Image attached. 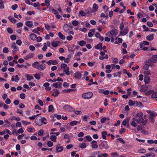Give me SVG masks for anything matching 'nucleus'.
I'll return each instance as SVG.
<instances>
[{
	"mask_svg": "<svg viewBox=\"0 0 157 157\" xmlns=\"http://www.w3.org/2000/svg\"><path fill=\"white\" fill-rule=\"evenodd\" d=\"M157 55H153L147 61V63H148L150 65V66H152L154 63H156L157 62Z\"/></svg>",
	"mask_w": 157,
	"mask_h": 157,
	"instance_id": "nucleus-1",
	"label": "nucleus"
},
{
	"mask_svg": "<svg viewBox=\"0 0 157 157\" xmlns=\"http://www.w3.org/2000/svg\"><path fill=\"white\" fill-rule=\"evenodd\" d=\"M93 95L92 92H89L85 93L82 94V97L84 99H90L91 98Z\"/></svg>",
	"mask_w": 157,
	"mask_h": 157,
	"instance_id": "nucleus-2",
	"label": "nucleus"
},
{
	"mask_svg": "<svg viewBox=\"0 0 157 157\" xmlns=\"http://www.w3.org/2000/svg\"><path fill=\"white\" fill-rule=\"evenodd\" d=\"M157 116V114L155 113L150 114L149 116V121H150L153 123L155 122V117Z\"/></svg>",
	"mask_w": 157,
	"mask_h": 157,
	"instance_id": "nucleus-3",
	"label": "nucleus"
},
{
	"mask_svg": "<svg viewBox=\"0 0 157 157\" xmlns=\"http://www.w3.org/2000/svg\"><path fill=\"white\" fill-rule=\"evenodd\" d=\"M63 109L67 111L72 112L74 110V109L68 105H67L63 106Z\"/></svg>",
	"mask_w": 157,
	"mask_h": 157,
	"instance_id": "nucleus-4",
	"label": "nucleus"
},
{
	"mask_svg": "<svg viewBox=\"0 0 157 157\" xmlns=\"http://www.w3.org/2000/svg\"><path fill=\"white\" fill-rule=\"evenodd\" d=\"M42 117L39 116L37 117L35 120V123L38 126H40L42 124Z\"/></svg>",
	"mask_w": 157,
	"mask_h": 157,
	"instance_id": "nucleus-5",
	"label": "nucleus"
},
{
	"mask_svg": "<svg viewBox=\"0 0 157 157\" xmlns=\"http://www.w3.org/2000/svg\"><path fill=\"white\" fill-rule=\"evenodd\" d=\"M99 146H100V149H102L103 148L107 149L109 148V147L107 142L105 141H103L99 145Z\"/></svg>",
	"mask_w": 157,
	"mask_h": 157,
	"instance_id": "nucleus-6",
	"label": "nucleus"
},
{
	"mask_svg": "<svg viewBox=\"0 0 157 157\" xmlns=\"http://www.w3.org/2000/svg\"><path fill=\"white\" fill-rule=\"evenodd\" d=\"M11 48L14 50V51H12L13 54H15V52L18 50V48L17 47L15 43H12L11 44Z\"/></svg>",
	"mask_w": 157,
	"mask_h": 157,
	"instance_id": "nucleus-7",
	"label": "nucleus"
},
{
	"mask_svg": "<svg viewBox=\"0 0 157 157\" xmlns=\"http://www.w3.org/2000/svg\"><path fill=\"white\" fill-rule=\"evenodd\" d=\"M128 31V27H125L123 30L120 32V35L124 36L126 35Z\"/></svg>",
	"mask_w": 157,
	"mask_h": 157,
	"instance_id": "nucleus-8",
	"label": "nucleus"
},
{
	"mask_svg": "<svg viewBox=\"0 0 157 157\" xmlns=\"http://www.w3.org/2000/svg\"><path fill=\"white\" fill-rule=\"evenodd\" d=\"M109 33L112 36L115 37L118 34V31L116 29H113L111 30Z\"/></svg>",
	"mask_w": 157,
	"mask_h": 157,
	"instance_id": "nucleus-9",
	"label": "nucleus"
},
{
	"mask_svg": "<svg viewBox=\"0 0 157 157\" xmlns=\"http://www.w3.org/2000/svg\"><path fill=\"white\" fill-rule=\"evenodd\" d=\"M46 63L48 65H50L51 64L56 65L58 64V62L56 60L53 59H51L49 61L46 62Z\"/></svg>",
	"mask_w": 157,
	"mask_h": 157,
	"instance_id": "nucleus-10",
	"label": "nucleus"
},
{
	"mask_svg": "<svg viewBox=\"0 0 157 157\" xmlns=\"http://www.w3.org/2000/svg\"><path fill=\"white\" fill-rule=\"evenodd\" d=\"M46 68L45 65V64L42 65H38L36 67V68L40 71L43 70L44 69Z\"/></svg>",
	"mask_w": 157,
	"mask_h": 157,
	"instance_id": "nucleus-11",
	"label": "nucleus"
},
{
	"mask_svg": "<svg viewBox=\"0 0 157 157\" xmlns=\"http://www.w3.org/2000/svg\"><path fill=\"white\" fill-rule=\"evenodd\" d=\"M144 81L145 84L149 83L150 81V77L147 75H145L144 76Z\"/></svg>",
	"mask_w": 157,
	"mask_h": 157,
	"instance_id": "nucleus-12",
	"label": "nucleus"
},
{
	"mask_svg": "<svg viewBox=\"0 0 157 157\" xmlns=\"http://www.w3.org/2000/svg\"><path fill=\"white\" fill-rule=\"evenodd\" d=\"M130 120V118L129 117H127L122 122V124L124 125L125 126L127 125V124L129 123V121Z\"/></svg>",
	"mask_w": 157,
	"mask_h": 157,
	"instance_id": "nucleus-13",
	"label": "nucleus"
},
{
	"mask_svg": "<svg viewBox=\"0 0 157 157\" xmlns=\"http://www.w3.org/2000/svg\"><path fill=\"white\" fill-rule=\"evenodd\" d=\"M50 85L49 83L48 82L45 83L43 86L45 87V89L47 90H51V88L49 86Z\"/></svg>",
	"mask_w": 157,
	"mask_h": 157,
	"instance_id": "nucleus-14",
	"label": "nucleus"
},
{
	"mask_svg": "<svg viewBox=\"0 0 157 157\" xmlns=\"http://www.w3.org/2000/svg\"><path fill=\"white\" fill-rule=\"evenodd\" d=\"M97 142L95 140L92 141L91 144H92L91 146L92 148L94 149H96L98 148V145L96 144Z\"/></svg>",
	"mask_w": 157,
	"mask_h": 157,
	"instance_id": "nucleus-15",
	"label": "nucleus"
},
{
	"mask_svg": "<svg viewBox=\"0 0 157 157\" xmlns=\"http://www.w3.org/2000/svg\"><path fill=\"white\" fill-rule=\"evenodd\" d=\"M95 29H92L90 30L88 33V36L90 37H91L94 34Z\"/></svg>",
	"mask_w": 157,
	"mask_h": 157,
	"instance_id": "nucleus-16",
	"label": "nucleus"
},
{
	"mask_svg": "<svg viewBox=\"0 0 157 157\" xmlns=\"http://www.w3.org/2000/svg\"><path fill=\"white\" fill-rule=\"evenodd\" d=\"M134 103L135 106L137 107H143L144 106L142 103L140 101H134Z\"/></svg>",
	"mask_w": 157,
	"mask_h": 157,
	"instance_id": "nucleus-17",
	"label": "nucleus"
},
{
	"mask_svg": "<svg viewBox=\"0 0 157 157\" xmlns=\"http://www.w3.org/2000/svg\"><path fill=\"white\" fill-rule=\"evenodd\" d=\"M82 76L81 74L79 71L76 72L75 74V77L78 79H80Z\"/></svg>",
	"mask_w": 157,
	"mask_h": 157,
	"instance_id": "nucleus-18",
	"label": "nucleus"
},
{
	"mask_svg": "<svg viewBox=\"0 0 157 157\" xmlns=\"http://www.w3.org/2000/svg\"><path fill=\"white\" fill-rule=\"evenodd\" d=\"M26 25L30 28H33V25L32 22L30 21H26L25 22Z\"/></svg>",
	"mask_w": 157,
	"mask_h": 157,
	"instance_id": "nucleus-19",
	"label": "nucleus"
},
{
	"mask_svg": "<svg viewBox=\"0 0 157 157\" xmlns=\"http://www.w3.org/2000/svg\"><path fill=\"white\" fill-rule=\"evenodd\" d=\"M69 67H67L65 68H63V72H65L66 74L67 75H69L70 74V72L69 71Z\"/></svg>",
	"mask_w": 157,
	"mask_h": 157,
	"instance_id": "nucleus-20",
	"label": "nucleus"
},
{
	"mask_svg": "<svg viewBox=\"0 0 157 157\" xmlns=\"http://www.w3.org/2000/svg\"><path fill=\"white\" fill-rule=\"evenodd\" d=\"M63 149V147L62 146H58V145L56 146V152H61Z\"/></svg>",
	"mask_w": 157,
	"mask_h": 157,
	"instance_id": "nucleus-21",
	"label": "nucleus"
},
{
	"mask_svg": "<svg viewBox=\"0 0 157 157\" xmlns=\"http://www.w3.org/2000/svg\"><path fill=\"white\" fill-rule=\"evenodd\" d=\"M14 77H14V75H13L12 76V77L11 78L12 81H14L16 82H18V81L19 80V79L18 78V75H15V78L16 79H15Z\"/></svg>",
	"mask_w": 157,
	"mask_h": 157,
	"instance_id": "nucleus-22",
	"label": "nucleus"
},
{
	"mask_svg": "<svg viewBox=\"0 0 157 157\" xmlns=\"http://www.w3.org/2000/svg\"><path fill=\"white\" fill-rule=\"evenodd\" d=\"M149 44V43L148 42L146 41H144L140 43V48H142L143 47V46L144 45H148Z\"/></svg>",
	"mask_w": 157,
	"mask_h": 157,
	"instance_id": "nucleus-23",
	"label": "nucleus"
},
{
	"mask_svg": "<svg viewBox=\"0 0 157 157\" xmlns=\"http://www.w3.org/2000/svg\"><path fill=\"white\" fill-rule=\"evenodd\" d=\"M63 29L66 32H68L70 30L69 28V25L67 24H65L63 26Z\"/></svg>",
	"mask_w": 157,
	"mask_h": 157,
	"instance_id": "nucleus-24",
	"label": "nucleus"
},
{
	"mask_svg": "<svg viewBox=\"0 0 157 157\" xmlns=\"http://www.w3.org/2000/svg\"><path fill=\"white\" fill-rule=\"evenodd\" d=\"M148 88L147 86H142L141 87L140 91L141 92L145 91L148 90Z\"/></svg>",
	"mask_w": 157,
	"mask_h": 157,
	"instance_id": "nucleus-25",
	"label": "nucleus"
},
{
	"mask_svg": "<svg viewBox=\"0 0 157 157\" xmlns=\"http://www.w3.org/2000/svg\"><path fill=\"white\" fill-rule=\"evenodd\" d=\"M79 123L80 122H79L78 121H74L71 122L69 123V124L71 126H74V125H76L78 124H79Z\"/></svg>",
	"mask_w": 157,
	"mask_h": 157,
	"instance_id": "nucleus-26",
	"label": "nucleus"
},
{
	"mask_svg": "<svg viewBox=\"0 0 157 157\" xmlns=\"http://www.w3.org/2000/svg\"><path fill=\"white\" fill-rule=\"evenodd\" d=\"M102 47V43H100L98 44L95 46V48L97 49H100V50H102L101 47Z\"/></svg>",
	"mask_w": 157,
	"mask_h": 157,
	"instance_id": "nucleus-27",
	"label": "nucleus"
},
{
	"mask_svg": "<svg viewBox=\"0 0 157 157\" xmlns=\"http://www.w3.org/2000/svg\"><path fill=\"white\" fill-rule=\"evenodd\" d=\"M29 36L30 39L33 40H36V36L34 33H31L29 35Z\"/></svg>",
	"mask_w": 157,
	"mask_h": 157,
	"instance_id": "nucleus-28",
	"label": "nucleus"
},
{
	"mask_svg": "<svg viewBox=\"0 0 157 157\" xmlns=\"http://www.w3.org/2000/svg\"><path fill=\"white\" fill-rule=\"evenodd\" d=\"M146 38L147 40L151 41L152 40L154 39L153 34H151L147 36Z\"/></svg>",
	"mask_w": 157,
	"mask_h": 157,
	"instance_id": "nucleus-29",
	"label": "nucleus"
},
{
	"mask_svg": "<svg viewBox=\"0 0 157 157\" xmlns=\"http://www.w3.org/2000/svg\"><path fill=\"white\" fill-rule=\"evenodd\" d=\"M8 19L10 21L13 23H15L16 22V20L12 16H10L8 17Z\"/></svg>",
	"mask_w": 157,
	"mask_h": 157,
	"instance_id": "nucleus-30",
	"label": "nucleus"
},
{
	"mask_svg": "<svg viewBox=\"0 0 157 157\" xmlns=\"http://www.w3.org/2000/svg\"><path fill=\"white\" fill-rule=\"evenodd\" d=\"M147 62V61H146L145 65L143 66V68L145 70H147L149 66H150V65H149V63Z\"/></svg>",
	"mask_w": 157,
	"mask_h": 157,
	"instance_id": "nucleus-31",
	"label": "nucleus"
},
{
	"mask_svg": "<svg viewBox=\"0 0 157 157\" xmlns=\"http://www.w3.org/2000/svg\"><path fill=\"white\" fill-rule=\"evenodd\" d=\"M58 36L59 38L62 40H64L65 39V36L63 35L60 32H59Z\"/></svg>",
	"mask_w": 157,
	"mask_h": 157,
	"instance_id": "nucleus-32",
	"label": "nucleus"
},
{
	"mask_svg": "<svg viewBox=\"0 0 157 157\" xmlns=\"http://www.w3.org/2000/svg\"><path fill=\"white\" fill-rule=\"evenodd\" d=\"M147 157H154L155 154L153 153L150 152L146 154Z\"/></svg>",
	"mask_w": 157,
	"mask_h": 157,
	"instance_id": "nucleus-33",
	"label": "nucleus"
},
{
	"mask_svg": "<svg viewBox=\"0 0 157 157\" xmlns=\"http://www.w3.org/2000/svg\"><path fill=\"white\" fill-rule=\"evenodd\" d=\"M54 108L52 105H50L48 106V111L53 112H54Z\"/></svg>",
	"mask_w": 157,
	"mask_h": 157,
	"instance_id": "nucleus-34",
	"label": "nucleus"
},
{
	"mask_svg": "<svg viewBox=\"0 0 157 157\" xmlns=\"http://www.w3.org/2000/svg\"><path fill=\"white\" fill-rule=\"evenodd\" d=\"M5 123H6V124H4V126L6 127H9L10 126V122H9L8 120H6L5 121Z\"/></svg>",
	"mask_w": 157,
	"mask_h": 157,
	"instance_id": "nucleus-35",
	"label": "nucleus"
},
{
	"mask_svg": "<svg viewBox=\"0 0 157 157\" xmlns=\"http://www.w3.org/2000/svg\"><path fill=\"white\" fill-rule=\"evenodd\" d=\"M25 76L27 78V80L28 81H30L31 79H33V77L29 74H27Z\"/></svg>",
	"mask_w": 157,
	"mask_h": 157,
	"instance_id": "nucleus-36",
	"label": "nucleus"
},
{
	"mask_svg": "<svg viewBox=\"0 0 157 157\" xmlns=\"http://www.w3.org/2000/svg\"><path fill=\"white\" fill-rule=\"evenodd\" d=\"M59 43V41L53 42L52 43V45L53 47H56L58 46V44Z\"/></svg>",
	"mask_w": 157,
	"mask_h": 157,
	"instance_id": "nucleus-37",
	"label": "nucleus"
},
{
	"mask_svg": "<svg viewBox=\"0 0 157 157\" xmlns=\"http://www.w3.org/2000/svg\"><path fill=\"white\" fill-rule=\"evenodd\" d=\"M50 138L51 140L53 142H55L56 141V137L55 136H51Z\"/></svg>",
	"mask_w": 157,
	"mask_h": 157,
	"instance_id": "nucleus-38",
	"label": "nucleus"
},
{
	"mask_svg": "<svg viewBox=\"0 0 157 157\" xmlns=\"http://www.w3.org/2000/svg\"><path fill=\"white\" fill-rule=\"evenodd\" d=\"M3 3L4 2L2 0H0V9H2L4 8Z\"/></svg>",
	"mask_w": 157,
	"mask_h": 157,
	"instance_id": "nucleus-39",
	"label": "nucleus"
},
{
	"mask_svg": "<svg viewBox=\"0 0 157 157\" xmlns=\"http://www.w3.org/2000/svg\"><path fill=\"white\" fill-rule=\"evenodd\" d=\"M93 10L94 11L96 12L98 9V6H97L96 3H94L93 6Z\"/></svg>",
	"mask_w": 157,
	"mask_h": 157,
	"instance_id": "nucleus-40",
	"label": "nucleus"
},
{
	"mask_svg": "<svg viewBox=\"0 0 157 157\" xmlns=\"http://www.w3.org/2000/svg\"><path fill=\"white\" fill-rule=\"evenodd\" d=\"M86 143H83L79 145V147L81 148H86Z\"/></svg>",
	"mask_w": 157,
	"mask_h": 157,
	"instance_id": "nucleus-41",
	"label": "nucleus"
},
{
	"mask_svg": "<svg viewBox=\"0 0 157 157\" xmlns=\"http://www.w3.org/2000/svg\"><path fill=\"white\" fill-rule=\"evenodd\" d=\"M107 135V132L105 131H104L102 133V138L105 140L106 139V136Z\"/></svg>",
	"mask_w": 157,
	"mask_h": 157,
	"instance_id": "nucleus-42",
	"label": "nucleus"
},
{
	"mask_svg": "<svg viewBox=\"0 0 157 157\" xmlns=\"http://www.w3.org/2000/svg\"><path fill=\"white\" fill-rule=\"evenodd\" d=\"M151 97L152 98H155L157 100V92H153Z\"/></svg>",
	"mask_w": 157,
	"mask_h": 157,
	"instance_id": "nucleus-43",
	"label": "nucleus"
},
{
	"mask_svg": "<svg viewBox=\"0 0 157 157\" xmlns=\"http://www.w3.org/2000/svg\"><path fill=\"white\" fill-rule=\"evenodd\" d=\"M79 24V22L76 20H74L72 22L73 25L75 26H77Z\"/></svg>",
	"mask_w": 157,
	"mask_h": 157,
	"instance_id": "nucleus-44",
	"label": "nucleus"
},
{
	"mask_svg": "<svg viewBox=\"0 0 157 157\" xmlns=\"http://www.w3.org/2000/svg\"><path fill=\"white\" fill-rule=\"evenodd\" d=\"M154 92L153 90H150L148 91H146L145 92V94L147 95H150L151 93H153Z\"/></svg>",
	"mask_w": 157,
	"mask_h": 157,
	"instance_id": "nucleus-45",
	"label": "nucleus"
},
{
	"mask_svg": "<svg viewBox=\"0 0 157 157\" xmlns=\"http://www.w3.org/2000/svg\"><path fill=\"white\" fill-rule=\"evenodd\" d=\"M134 101H133L132 100L130 99L128 101V104L130 106H132L134 105Z\"/></svg>",
	"mask_w": 157,
	"mask_h": 157,
	"instance_id": "nucleus-46",
	"label": "nucleus"
},
{
	"mask_svg": "<svg viewBox=\"0 0 157 157\" xmlns=\"http://www.w3.org/2000/svg\"><path fill=\"white\" fill-rule=\"evenodd\" d=\"M86 44V42L84 40H81L79 41V44L82 46H83Z\"/></svg>",
	"mask_w": 157,
	"mask_h": 157,
	"instance_id": "nucleus-47",
	"label": "nucleus"
},
{
	"mask_svg": "<svg viewBox=\"0 0 157 157\" xmlns=\"http://www.w3.org/2000/svg\"><path fill=\"white\" fill-rule=\"evenodd\" d=\"M3 52L6 53H8L9 52L8 48L6 47H4L3 49Z\"/></svg>",
	"mask_w": 157,
	"mask_h": 157,
	"instance_id": "nucleus-48",
	"label": "nucleus"
},
{
	"mask_svg": "<svg viewBox=\"0 0 157 157\" xmlns=\"http://www.w3.org/2000/svg\"><path fill=\"white\" fill-rule=\"evenodd\" d=\"M108 58V56L107 55H105V56H99V59L100 60H103L104 59H107Z\"/></svg>",
	"mask_w": 157,
	"mask_h": 157,
	"instance_id": "nucleus-49",
	"label": "nucleus"
},
{
	"mask_svg": "<svg viewBox=\"0 0 157 157\" xmlns=\"http://www.w3.org/2000/svg\"><path fill=\"white\" fill-rule=\"evenodd\" d=\"M143 28L144 29V31H150L149 29L148 28L146 27L145 25H143Z\"/></svg>",
	"mask_w": 157,
	"mask_h": 157,
	"instance_id": "nucleus-50",
	"label": "nucleus"
},
{
	"mask_svg": "<svg viewBox=\"0 0 157 157\" xmlns=\"http://www.w3.org/2000/svg\"><path fill=\"white\" fill-rule=\"evenodd\" d=\"M79 15L82 16H85L86 15L85 13L82 10H80L79 12Z\"/></svg>",
	"mask_w": 157,
	"mask_h": 157,
	"instance_id": "nucleus-51",
	"label": "nucleus"
},
{
	"mask_svg": "<svg viewBox=\"0 0 157 157\" xmlns=\"http://www.w3.org/2000/svg\"><path fill=\"white\" fill-rule=\"evenodd\" d=\"M136 115L137 117H138L139 118H140L142 117L143 114V113L142 112H139L137 113Z\"/></svg>",
	"mask_w": 157,
	"mask_h": 157,
	"instance_id": "nucleus-52",
	"label": "nucleus"
},
{
	"mask_svg": "<svg viewBox=\"0 0 157 157\" xmlns=\"http://www.w3.org/2000/svg\"><path fill=\"white\" fill-rule=\"evenodd\" d=\"M35 78L37 79H39L40 78V75L39 74L36 73L34 75Z\"/></svg>",
	"mask_w": 157,
	"mask_h": 157,
	"instance_id": "nucleus-53",
	"label": "nucleus"
},
{
	"mask_svg": "<svg viewBox=\"0 0 157 157\" xmlns=\"http://www.w3.org/2000/svg\"><path fill=\"white\" fill-rule=\"evenodd\" d=\"M118 155H119L117 154V153L116 152L112 153L111 155V156L112 157H116L117 156H118Z\"/></svg>",
	"mask_w": 157,
	"mask_h": 157,
	"instance_id": "nucleus-54",
	"label": "nucleus"
},
{
	"mask_svg": "<svg viewBox=\"0 0 157 157\" xmlns=\"http://www.w3.org/2000/svg\"><path fill=\"white\" fill-rule=\"evenodd\" d=\"M18 6L17 4H15L14 5H12L11 6V8L13 10H15L17 8Z\"/></svg>",
	"mask_w": 157,
	"mask_h": 157,
	"instance_id": "nucleus-55",
	"label": "nucleus"
},
{
	"mask_svg": "<svg viewBox=\"0 0 157 157\" xmlns=\"http://www.w3.org/2000/svg\"><path fill=\"white\" fill-rule=\"evenodd\" d=\"M135 121H132L131 123V125L134 127H136L137 125V124L135 122Z\"/></svg>",
	"mask_w": 157,
	"mask_h": 157,
	"instance_id": "nucleus-56",
	"label": "nucleus"
},
{
	"mask_svg": "<svg viewBox=\"0 0 157 157\" xmlns=\"http://www.w3.org/2000/svg\"><path fill=\"white\" fill-rule=\"evenodd\" d=\"M60 67L61 68L63 69V68H66V67H67V65L66 64H65L64 63H63L61 64Z\"/></svg>",
	"mask_w": 157,
	"mask_h": 157,
	"instance_id": "nucleus-57",
	"label": "nucleus"
},
{
	"mask_svg": "<svg viewBox=\"0 0 157 157\" xmlns=\"http://www.w3.org/2000/svg\"><path fill=\"white\" fill-rule=\"evenodd\" d=\"M10 38L11 40H15L16 39V36L15 35H12L10 36Z\"/></svg>",
	"mask_w": 157,
	"mask_h": 157,
	"instance_id": "nucleus-58",
	"label": "nucleus"
},
{
	"mask_svg": "<svg viewBox=\"0 0 157 157\" xmlns=\"http://www.w3.org/2000/svg\"><path fill=\"white\" fill-rule=\"evenodd\" d=\"M138 152L139 153H146V151L145 149H142L139 150Z\"/></svg>",
	"mask_w": 157,
	"mask_h": 157,
	"instance_id": "nucleus-59",
	"label": "nucleus"
},
{
	"mask_svg": "<svg viewBox=\"0 0 157 157\" xmlns=\"http://www.w3.org/2000/svg\"><path fill=\"white\" fill-rule=\"evenodd\" d=\"M7 31L8 33L10 34L12 33L13 32V30L10 28H8L7 29Z\"/></svg>",
	"mask_w": 157,
	"mask_h": 157,
	"instance_id": "nucleus-60",
	"label": "nucleus"
},
{
	"mask_svg": "<svg viewBox=\"0 0 157 157\" xmlns=\"http://www.w3.org/2000/svg\"><path fill=\"white\" fill-rule=\"evenodd\" d=\"M25 97V94L24 93L21 94L20 95V97L21 99H24Z\"/></svg>",
	"mask_w": 157,
	"mask_h": 157,
	"instance_id": "nucleus-61",
	"label": "nucleus"
},
{
	"mask_svg": "<svg viewBox=\"0 0 157 157\" xmlns=\"http://www.w3.org/2000/svg\"><path fill=\"white\" fill-rule=\"evenodd\" d=\"M44 133V131L42 129H40L38 132V134L39 136H42Z\"/></svg>",
	"mask_w": 157,
	"mask_h": 157,
	"instance_id": "nucleus-62",
	"label": "nucleus"
},
{
	"mask_svg": "<svg viewBox=\"0 0 157 157\" xmlns=\"http://www.w3.org/2000/svg\"><path fill=\"white\" fill-rule=\"evenodd\" d=\"M47 144L49 147H51L53 145V143L51 141H48V142Z\"/></svg>",
	"mask_w": 157,
	"mask_h": 157,
	"instance_id": "nucleus-63",
	"label": "nucleus"
},
{
	"mask_svg": "<svg viewBox=\"0 0 157 157\" xmlns=\"http://www.w3.org/2000/svg\"><path fill=\"white\" fill-rule=\"evenodd\" d=\"M59 93V92L58 91H56L52 95L54 96L55 97H57Z\"/></svg>",
	"mask_w": 157,
	"mask_h": 157,
	"instance_id": "nucleus-64",
	"label": "nucleus"
}]
</instances>
